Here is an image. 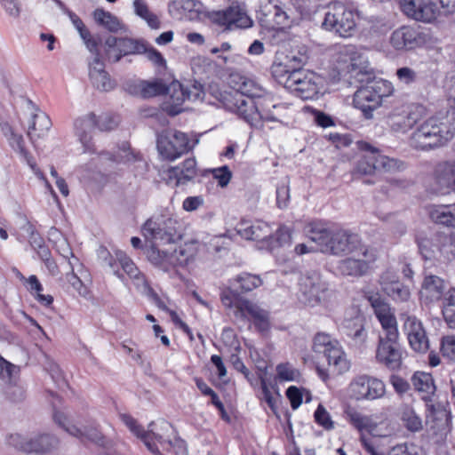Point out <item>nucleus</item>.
Here are the masks:
<instances>
[{"label":"nucleus","instance_id":"1","mask_svg":"<svg viewBox=\"0 0 455 455\" xmlns=\"http://www.w3.org/2000/svg\"><path fill=\"white\" fill-rule=\"evenodd\" d=\"M308 239L317 244V250L333 255L356 253L363 244L359 236L345 229H331L321 221H312L305 228Z\"/></svg>","mask_w":455,"mask_h":455},{"label":"nucleus","instance_id":"2","mask_svg":"<svg viewBox=\"0 0 455 455\" xmlns=\"http://www.w3.org/2000/svg\"><path fill=\"white\" fill-rule=\"evenodd\" d=\"M225 106L255 128H261L262 121H279L282 115H272L270 107L275 109L284 108L282 104H275L272 98L253 100L243 98L239 93L229 94L225 100Z\"/></svg>","mask_w":455,"mask_h":455},{"label":"nucleus","instance_id":"3","mask_svg":"<svg viewBox=\"0 0 455 455\" xmlns=\"http://www.w3.org/2000/svg\"><path fill=\"white\" fill-rule=\"evenodd\" d=\"M142 235L147 242L155 245H165L179 241L181 224L175 216H158L148 220L142 226Z\"/></svg>","mask_w":455,"mask_h":455},{"label":"nucleus","instance_id":"4","mask_svg":"<svg viewBox=\"0 0 455 455\" xmlns=\"http://www.w3.org/2000/svg\"><path fill=\"white\" fill-rule=\"evenodd\" d=\"M394 92L392 84L387 80L374 81L371 84L359 88L354 94L353 104L360 109L367 119L373 117V111L379 108L383 99Z\"/></svg>","mask_w":455,"mask_h":455},{"label":"nucleus","instance_id":"5","mask_svg":"<svg viewBox=\"0 0 455 455\" xmlns=\"http://www.w3.org/2000/svg\"><path fill=\"white\" fill-rule=\"evenodd\" d=\"M322 25L340 37H352L357 30L356 13L342 3H334L329 6Z\"/></svg>","mask_w":455,"mask_h":455},{"label":"nucleus","instance_id":"6","mask_svg":"<svg viewBox=\"0 0 455 455\" xmlns=\"http://www.w3.org/2000/svg\"><path fill=\"white\" fill-rule=\"evenodd\" d=\"M360 148L364 152L357 160L353 171L355 177L371 175L375 171L393 172L399 170L402 164L396 159L380 155L370 144L363 142Z\"/></svg>","mask_w":455,"mask_h":455},{"label":"nucleus","instance_id":"7","mask_svg":"<svg viewBox=\"0 0 455 455\" xmlns=\"http://www.w3.org/2000/svg\"><path fill=\"white\" fill-rule=\"evenodd\" d=\"M347 390L351 399L356 401H373L385 396L386 385L376 377L361 374L352 379Z\"/></svg>","mask_w":455,"mask_h":455},{"label":"nucleus","instance_id":"8","mask_svg":"<svg viewBox=\"0 0 455 455\" xmlns=\"http://www.w3.org/2000/svg\"><path fill=\"white\" fill-rule=\"evenodd\" d=\"M452 138V133L435 118L425 121L413 132L412 143L422 149L443 144Z\"/></svg>","mask_w":455,"mask_h":455},{"label":"nucleus","instance_id":"9","mask_svg":"<svg viewBox=\"0 0 455 455\" xmlns=\"http://www.w3.org/2000/svg\"><path fill=\"white\" fill-rule=\"evenodd\" d=\"M313 349L315 353L323 354L330 365L339 373H344L350 368L339 342L329 334L317 333L314 338Z\"/></svg>","mask_w":455,"mask_h":455},{"label":"nucleus","instance_id":"10","mask_svg":"<svg viewBox=\"0 0 455 455\" xmlns=\"http://www.w3.org/2000/svg\"><path fill=\"white\" fill-rule=\"evenodd\" d=\"M427 115V109L420 104L403 106L395 109L388 116L391 129L397 132H406L417 124Z\"/></svg>","mask_w":455,"mask_h":455},{"label":"nucleus","instance_id":"11","mask_svg":"<svg viewBox=\"0 0 455 455\" xmlns=\"http://www.w3.org/2000/svg\"><path fill=\"white\" fill-rule=\"evenodd\" d=\"M351 254L352 257L339 262L338 269L343 275L358 277L365 275L377 258L375 250L367 245Z\"/></svg>","mask_w":455,"mask_h":455},{"label":"nucleus","instance_id":"12","mask_svg":"<svg viewBox=\"0 0 455 455\" xmlns=\"http://www.w3.org/2000/svg\"><path fill=\"white\" fill-rule=\"evenodd\" d=\"M336 60L344 65V69L354 77L371 71L367 57L352 44L339 46Z\"/></svg>","mask_w":455,"mask_h":455},{"label":"nucleus","instance_id":"13","mask_svg":"<svg viewBox=\"0 0 455 455\" xmlns=\"http://www.w3.org/2000/svg\"><path fill=\"white\" fill-rule=\"evenodd\" d=\"M321 78L307 70H295L287 89L302 100H312L320 92Z\"/></svg>","mask_w":455,"mask_h":455},{"label":"nucleus","instance_id":"14","mask_svg":"<svg viewBox=\"0 0 455 455\" xmlns=\"http://www.w3.org/2000/svg\"><path fill=\"white\" fill-rule=\"evenodd\" d=\"M399 337H383L379 335L375 360L390 370L399 369L402 364L403 352L398 342Z\"/></svg>","mask_w":455,"mask_h":455},{"label":"nucleus","instance_id":"15","mask_svg":"<svg viewBox=\"0 0 455 455\" xmlns=\"http://www.w3.org/2000/svg\"><path fill=\"white\" fill-rule=\"evenodd\" d=\"M192 148L186 133L174 132L161 134L157 139L159 154L166 160L173 161Z\"/></svg>","mask_w":455,"mask_h":455},{"label":"nucleus","instance_id":"16","mask_svg":"<svg viewBox=\"0 0 455 455\" xmlns=\"http://www.w3.org/2000/svg\"><path fill=\"white\" fill-rule=\"evenodd\" d=\"M299 295L301 302L308 306H316L327 297V284L317 274L304 275L299 280Z\"/></svg>","mask_w":455,"mask_h":455},{"label":"nucleus","instance_id":"17","mask_svg":"<svg viewBox=\"0 0 455 455\" xmlns=\"http://www.w3.org/2000/svg\"><path fill=\"white\" fill-rule=\"evenodd\" d=\"M402 12L409 18L430 23L440 17V10L435 1L399 0Z\"/></svg>","mask_w":455,"mask_h":455},{"label":"nucleus","instance_id":"18","mask_svg":"<svg viewBox=\"0 0 455 455\" xmlns=\"http://www.w3.org/2000/svg\"><path fill=\"white\" fill-rule=\"evenodd\" d=\"M374 315L379 320L384 334L383 337H399L397 321L389 304L385 302L378 294L369 297Z\"/></svg>","mask_w":455,"mask_h":455},{"label":"nucleus","instance_id":"19","mask_svg":"<svg viewBox=\"0 0 455 455\" xmlns=\"http://www.w3.org/2000/svg\"><path fill=\"white\" fill-rule=\"evenodd\" d=\"M389 43L396 51H410L423 45L426 36L413 27L402 26L392 32Z\"/></svg>","mask_w":455,"mask_h":455},{"label":"nucleus","instance_id":"20","mask_svg":"<svg viewBox=\"0 0 455 455\" xmlns=\"http://www.w3.org/2000/svg\"><path fill=\"white\" fill-rule=\"evenodd\" d=\"M170 105L169 113L172 116L181 112L180 106L185 100L201 101L204 99V92L202 84L194 83L184 87L181 84H173L170 89Z\"/></svg>","mask_w":455,"mask_h":455},{"label":"nucleus","instance_id":"21","mask_svg":"<svg viewBox=\"0 0 455 455\" xmlns=\"http://www.w3.org/2000/svg\"><path fill=\"white\" fill-rule=\"evenodd\" d=\"M348 422L360 433V435L367 433L372 437H384L387 431L383 428V422H378L372 415H365L355 409L346 411Z\"/></svg>","mask_w":455,"mask_h":455},{"label":"nucleus","instance_id":"22","mask_svg":"<svg viewBox=\"0 0 455 455\" xmlns=\"http://www.w3.org/2000/svg\"><path fill=\"white\" fill-rule=\"evenodd\" d=\"M430 189L435 195H447L455 191V162L441 163L436 166Z\"/></svg>","mask_w":455,"mask_h":455},{"label":"nucleus","instance_id":"23","mask_svg":"<svg viewBox=\"0 0 455 455\" xmlns=\"http://www.w3.org/2000/svg\"><path fill=\"white\" fill-rule=\"evenodd\" d=\"M447 290L445 281L435 275H425L419 290V299L425 305L440 301Z\"/></svg>","mask_w":455,"mask_h":455},{"label":"nucleus","instance_id":"24","mask_svg":"<svg viewBox=\"0 0 455 455\" xmlns=\"http://www.w3.org/2000/svg\"><path fill=\"white\" fill-rule=\"evenodd\" d=\"M260 12L267 26L272 29H282L290 27L291 23L290 15L283 7L267 0H260Z\"/></svg>","mask_w":455,"mask_h":455},{"label":"nucleus","instance_id":"25","mask_svg":"<svg viewBox=\"0 0 455 455\" xmlns=\"http://www.w3.org/2000/svg\"><path fill=\"white\" fill-rule=\"evenodd\" d=\"M235 315H240L244 318L251 317L256 328L260 331H265L269 328L268 313L249 299H243L237 301Z\"/></svg>","mask_w":455,"mask_h":455},{"label":"nucleus","instance_id":"26","mask_svg":"<svg viewBox=\"0 0 455 455\" xmlns=\"http://www.w3.org/2000/svg\"><path fill=\"white\" fill-rule=\"evenodd\" d=\"M28 108L31 111V120L28 124V136L34 142L47 134L52 126V122L49 116L32 101L28 102Z\"/></svg>","mask_w":455,"mask_h":455},{"label":"nucleus","instance_id":"27","mask_svg":"<svg viewBox=\"0 0 455 455\" xmlns=\"http://www.w3.org/2000/svg\"><path fill=\"white\" fill-rule=\"evenodd\" d=\"M95 127L96 116L93 113L86 114L76 119L74 123L75 134L83 145L84 152L94 151L92 132Z\"/></svg>","mask_w":455,"mask_h":455},{"label":"nucleus","instance_id":"28","mask_svg":"<svg viewBox=\"0 0 455 455\" xmlns=\"http://www.w3.org/2000/svg\"><path fill=\"white\" fill-rule=\"evenodd\" d=\"M53 417L54 420L59 425L62 426L69 435L78 438L80 441H91L98 444L103 445L104 437L96 427H85L82 429L74 425L66 426L65 421L67 419L60 412H55Z\"/></svg>","mask_w":455,"mask_h":455},{"label":"nucleus","instance_id":"29","mask_svg":"<svg viewBox=\"0 0 455 455\" xmlns=\"http://www.w3.org/2000/svg\"><path fill=\"white\" fill-rule=\"evenodd\" d=\"M122 421L125 426L133 433L137 437L140 438L148 449L154 454L158 455L160 451L155 442V438L157 433L155 432V423L148 425V430L144 431L140 425H138L136 419L127 414L121 415Z\"/></svg>","mask_w":455,"mask_h":455},{"label":"nucleus","instance_id":"30","mask_svg":"<svg viewBox=\"0 0 455 455\" xmlns=\"http://www.w3.org/2000/svg\"><path fill=\"white\" fill-rule=\"evenodd\" d=\"M196 176V161L195 158L186 159L181 165L171 167L167 170L168 182H174L180 186L186 184Z\"/></svg>","mask_w":455,"mask_h":455},{"label":"nucleus","instance_id":"31","mask_svg":"<svg viewBox=\"0 0 455 455\" xmlns=\"http://www.w3.org/2000/svg\"><path fill=\"white\" fill-rule=\"evenodd\" d=\"M89 76L93 85L100 91L108 92L115 86L114 82L106 72L104 63L99 54L90 64Z\"/></svg>","mask_w":455,"mask_h":455},{"label":"nucleus","instance_id":"32","mask_svg":"<svg viewBox=\"0 0 455 455\" xmlns=\"http://www.w3.org/2000/svg\"><path fill=\"white\" fill-rule=\"evenodd\" d=\"M233 81L235 82V92L234 93H239L243 95V98H250L253 100L271 98L267 94L265 89L254 79L237 76H235Z\"/></svg>","mask_w":455,"mask_h":455},{"label":"nucleus","instance_id":"33","mask_svg":"<svg viewBox=\"0 0 455 455\" xmlns=\"http://www.w3.org/2000/svg\"><path fill=\"white\" fill-rule=\"evenodd\" d=\"M237 231L247 240L261 241L267 244L272 229L267 222L257 220L251 224L242 223Z\"/></svg>","mask_w":455,"mask_h":455},{"label":"nucleus","instance_id":"34","mask_svg":"<svg viewBox=\"0 0 455 455\" xmlns=\"http://www.w3.org/2000/svg\"><path fill=\"white\" fill-rule=\"evenodd\" d=\"M58 443V439L52 435H36L29 437L27 453L46 454L57 448Z\"/></svg>","mask_w":455,"mask_h":455},{"label":"nucleus","instance_id":"35","mask_svg":"<svg viewBox=\"0 0 455 455\" xmlns=\"http://www.w3.org/2000/svg\"><path fill=\"white\" fill-rule=\"evenodd\" d=\"M428 214L434 222L443 226L455 228L454 204L431 205L428 209Z\"/></svg>","mask_w":455,"mask_h":455},{"label":"nucleus","instance_id":"36","mask_svg":"<svg viewBox=\"0 0 455 455\" xmlns=\"http://www.w3.org/2000/svg\"><path fill=\"white\" fill-rule=\"evenodd\" d=\"M390 273L387 272L381 276V285L384 291L393 299L407 301L411 297L410 289L398 281L390 279Z\"/></svg>","mask_w":455,"mask_h":455},{"label":"nucleus","instance_id":"37","mask_svg":"<svg viewBox=\"0 0 455 455\" xmlns=\"http://www.w3.org/2000/svg\"><path fill=\"white\" fill-rule=\"evenodd\" d=\"M67 252L71 255L72 259H69L68 260L71 272L66 275V280L79 295L85 297L88 293L87 288L83 283L81 277L77 275V273H80L81 275H83L81 271L82 265L80 264L79 259L73 255L68 248H67Z\"/></svg>","mask_w":455,"mask_h":455},{"label":"nucleus","instance_id":"38","mask_svg":"<svg viewBox=\"0 0 455 455\" xmlns=\"http://www.w3.org/2000/svg\"><path fill=\"white\" fill-rule=\"evenodd\" d=\"M411 382L415 390L422 394V399L428 400L435 394V386L431 374L417 371L413 374Z\"/></svg>","mask_w":455,"mask_h":455},{"label":"nucleus","instance_id":"39","mask_svg":"<svg viewBox=\"0 0 455 455\" xmlns=\"http://www.w3.org/2000/svg\"><path fill=\"white\" fill-rule=\"evenodd\" d=\"M263 283L259 275L250 274L247 272L237 275L233 279L229 280V284L232 287H236L241 292H249L254 289L261 286Z\"/></svg>","mask_w":455,"mask_h":455},{"label":"nucleus","instance_id":"40","mask_svg":"<svg viewBox=\"0 0 455 455\" xmlns=\"http://www.w3.org/2000/svg\"><path fill=\"white\" fill-rule=\"evenodd\" d=\"M92 17L99 26L103 27L110 32L116 33L124 28V24L116 16L102 8L94 10Z\"/></svg>","mask_w":455,"mask_h":455},{"label":"nucleus","instance_id":"41","mask_svg":"<svg viewBox=\"0 0 455 455\" xmlns=\"http://www.w3.org/2000/svg\"><path fill=\"white\" fill-rule=\"evenodd\" d=\"M116 256L123 270L130 276L131 279L133 280L134 284L138 287L146 288V279L134 262L124 252H118Z\"/></svg>","mask_w":455,"mask_h":455},{"label":"nucleus","instance_id":"42","mask_svg":"<svg viewBox=\"0 0 455 455\" xmlns=\"http://www.w3.org/2000/svg\"><path fill=\"white\" fill-rule=\"evenodd\" d=\"M132 7L134 13L146 21L152 29H159L161 21L156 14L150 11L146 0H133Z\"/></svg>","mask_w":455,"mask_h":455},{"label":"nucleus","instance_id":"43","mask_svg":"<svg viewBox=\"0 0 455 455\" xmlns=\"http://www.w3.org/2000/svg\"><path fill=\"white\" fill-rule=\"evenodd\" d=\"M294 68L283 58H277L271 66V74L279 84L287 88L288 82L291 80V74L296 70Z\"/></svg>","mask_w":455,"mask_h":455},{"label":"nucleus","instance_id":"44","mask_svg":"<svg viewBox=\"0 0 455 455\" xmlns=\"http://www.w3.org/2000/svg\"><path fill=\"white\" fill-rule=\"evenodd\" d=\"M196 255V248L193 243H184L170 254L172 268L185 267Z\"/></svg>","mask_w":455,"mask_h":455},{"label":"nucleus","instance_id":"45","mask_svg":"<svg viewBox=\"0 0 455 455\" xmlns=\"http://www.w3.org/2000/svg\"><path fill=\"white\" fill-rule=\"evenodd\" d=\"M158 246L150 244L146 250L147 258L154 266L164 271H169L172 268L170 254L165 251L158 249Z\"/></svg>","mask_w":455,"mask_h":455},{"label":"nucleus","instance_id":"46","mask_svg":"<svg viewBox=\"0 0 455 455\" xmlns=\"http://www.w3.org/2000/svg\"><path fill=\"white\" fill-rule=\"evenodd\" d=\"M155 442L158 449L161 448L164 451H172L175 455L188 454L187 445L180 438H174L173 440L165 439L160 433H157Z\"/></svg>","mask_w":455,"mask_h":455},{"label":"nucleus","instance_id":"47","mask_svg":"<svg viewBox=\"0 0 455 455\" xmlns=\"http://www.w3.org/2000/svg\"><path fill=\"white\" fill-rule=\"evenodd\" d=\"M229 9L230 29L235 28H249L251 26V20L247 15L244 8L241 5H231Z\"/></svg>","mask_w":455,"mask_h":455},{"label":"nucleus","instance_id":"48","mask_svg":"<svg viewBox=\"0 0 455 455\" xmlns=\"http://www.w3.org/2000/svg\"><path fill=\"white\" fill-rule=\"evenodd\" d=\"M121 37L109 36L106 38L103 47L106 59L116 63L122 59V48L119 46Z\"/></svg>","mask_w":455,"mask_h":455},{"label":"nucleus","instance_id":"49","mask_svg":"<svg viewBox=\"0 0 455 455\" xmlns=\"http://www.w3.org/2000/svg\"><path fill=\"white\" fill-rule=\"evenodd\" d=\"M119 46L122 48V58L128 55H139L145 52V41L132 37H121Z\"/></svg>","mask_w":455,"mask_h":455},{"label":"nucleus","instance_id":"50","mask_svg":"<svg viewBox=\"0 0 455 455\" xmlns=\"http://www.w3.org/2000/svg\"><path fill=\"white\" fill-rule=\"evenodd\" d=\"M401 419L405 427L411 432H419L423 427L421 418L410 406L403 407Z\"/></svg>","mask_w":455,"mask_h":455},{"label":"nucleus","instance_id":"51","mask_svg":"<svg viewBox=\"0 0 455 455\" xmlns=\"http://www.w3.org/2000/svg\"><path fill=\"white\" fill-rule=\"evenodd\" d=\"M291 243V234L287 227H281L275 233V236L270 235L267 243V249L274 251L279 247L290 246Z\"/></svg>","mask_w":455,"mask_h":455},{"label":"nucleus","instance_id":"52","mask_svg":"<svg viewBox=\"0 0 455 455\" xmlns=\"http://www.w3.org/2000/svg\"><path fill=\"white\" fill-rule=\"evenodd\" d=\"M276 379L280 381H299L300 372L290 363H282L276 365Z\"/></svg>","mask_w":455,"mask_h":455},{"label":"nucleus","instance_id":"53","mask_svg":"<svg viewBox=\"0 0 455 455\" xmlns=\"http://www.w3.org/2000/svg\"><path fill=\"white\" fill-rule=\"evenodd\" d=\"M401 320L403 321V329L408 339L424 330L421 321L414 315L403 314L401 315Z\"/></svg>","mask_w":455,"mask_h":455},{"label":"nucleus","instance_id":"54","mask_svg":"<svg viewBox=\"0 0 455 455\" xmlns=\"http://www.w3.org/2000/svg\"><path fill=\"white\" fill-rule=\"evenodd\" d=\"M28 439L19 433L9 434L5 437V443L7 445L13 447L17 451L28 452Z\"/></svg>","mask_w":455,"mask_h":455},{"label":"nucleus","instance_id":"55","mask_svg":"<svg viewBox=\"0 0 455 455\" xmlns=\"http://www.w3.org/2000/svg\"><path fill=\"white\" fill-rule=\"evenodd\" d=\"M229 12L228 8L223 11H212L208 12L207 17L212 23L230 29Z\"/></svg>","mask_w":455,"mask_h":455},{"label":"nucleus","instance_id":"56","mask_svg":"<svg viewBox=\"0 0 455 455\" xmlns=\"http://www.w3.org/2000/svg\"><path fill=\"white\" fill-rule=\"evenodd\" d=\"M408 340L411 348L416 352L424 353L429 347L428 339L425 330L418 332L415 336L410 337Z\"/></svg>","mask_w":455,"mask_h":455},{"label":"nucleus","instance_id":"57","mask_svg":"<svg viewBox=\"0 0 455 455\" xmlns=\"http://www.w3.org/2000/svg\"><path fill=\"white\" fill-rule=\"evenodd\" d=\"M238 290L236 287H232L229 284V287L223 290L220 294V299L222 304L228 307L232 308L235 307L236 308V303L239 299H243L238 296Z\"/></svg>","mask_w":455,"mask_h":455},{"label":"nucleus","instance_id":"58","mask_svg":"<svg viewBox=\"0 0 455 455\" xmlns=\"http://www.w3.org/2000/svg\"><path fill=\"white\" fill-rule=\"evenodd\" d=\"M212 178L218 182V185L221 188H225L228 185L232 178V172L227 165L214 168L211 170Z\"/></svg>","mask_w":455,"mask_h":455},{"label":"nucleus","instance_id":"59","mask_svg":"<svg viewBox=\"0 0 455 455\" xmlns=\"http://www.w3.org/2000/svg\"><path fill=\"white\" fill-rule=\"evenodd\" d=\"M314 416L316 423L322 426L323 428L331 430L334 427L333 421L331 420L329 412L322 404L318 405Z\"/></svg>","mask_w":455,"mask_h":455},{"label":"nucleus","instance_id":"60","mask_svg":"<svg viewBox=\"0 0 455 455\" xmlns=\"http://www.w3.org/2000/svg\"><path fill=\"white\" fill-rule=\"evenodd\" d=\"M31 245L37 249V254L42 260L49 261L51 259V252L47 246L44 245V240L37 234L31 233Z\"/></svg>","mask_w":455,"mask_h":455},{"label":"nucleus","instance_id":"61","mask_svg":"<svg viewBox=\"0 0 455 455\" xmlns=\"http://www.w3.org/2000/svg\"><path fill=\"white\" fill-rule=\"evenodd\" d=\"M441 352L447 359L455 360V336L447 335L442 339Z\"/></svg>","mask_w":455,"mask_h":455},{"label":"nucleus","instance_id":"62","mask_svg":"<svg viewBox=\"0 0 455 455\" xmlns=\"http://www.w3.org/2000/svg\"><path fill=\"white\" fill-rule=\"evenodd\" d=\"M139 89L143 98L154 97L160 94L162 92V86L157 83L140 82Z\"/></svg>","mask_w":455,"mask_h":455},{"label":"nucleus","instance_id":"63","mask_svg":"<svg viewBox=\"0 0 455 455\" xmlns=\"http://www.w3.org/2000/svg\"><path fill=\"white\" fill-rule=\"evenodd\" d=\"M375 437H369L366 435H360L359 441L362 443L364 450L370 455H385L379 449V445L377 443Z\"/></svg>","mask_w":455,"mask_h":455},{"label":"nucleus","instance_id":"64","mask_svg":"<svg viewBox=\"0 0 455 455\" xmlns=\"http://www.w3.org/2000/svg\"><path fill=\"white\" fill-rule=\"evenodd\" d=\"M118 124V121L108 114H102L96 116V126L100 131L113 130Z\"/></svg>","mask_w":455,"mask_h":455}]
</instances>
